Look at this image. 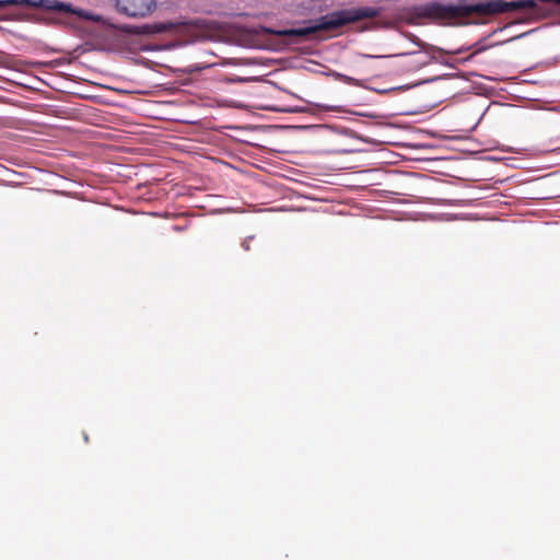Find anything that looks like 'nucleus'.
<instances>
[{
    "mask_svg": "<svg viewBox=\"0 0 560 560\" xmlns=\"http://www.w3.org/2000/svg\"><path fill=\"white\" fill-rule=\"evenodd\" d=\"M14 5L42 9L45 11H51L63 15H77L78 18L85 21H100V16L95 15L93 12L75 8L70 3L59 0H0V9Z\"/></svg>",
    "mask_w": 560,
    "mask_h": 560,
    "instance_id": "nucleus-3",
    "label": "nucleus"
},
{
    "mask_svg": "<svg viewBox=\"0 0 560 560\" xmlns=\"http://www.w3.org/2000/svg\"><path fill=\"white\" fill-rule=\"evenodd\" d=\"M380 10L374 7L343 9L323 15L314 22L310 21L311 25L285 28L273 33L287 37H308L319 31L337 30L349 23L376 18Z\"/></svg>",
    "mask_w": 560,
    "mask_h": 560,
    "instance_id": "nucleus-2",
    "label": "nucleus"
},
{
    "mask_svg": "<svg viewBox=\"0 0 560 560\" xmlns=\"http://www.w3.org/2000/svg\"><path fill=\"white\" fill-rule=\"evenodd\" d=\"M334 77L347 84L355 85V86H363V82L359 79H355V78H352V77H349V75H346V74H342L339 72H335Z\"/></svg>",
    "mask_w": 560,
    "mask_h": 560,
    "instance_id": "nucleus-6",
    "label": "nucleus"
},
{
    "mask_svg": "<svg viewBox=\"0 0 560 560\" xmlns=\"http://www.w3.org/2000/svg\"><path fill=\"white\" fill-rule=\"evenodd\" d=\"M487 48H488V46H480V47H478V48H477V50L475 51V54H478V52L485 51Z\"/></svg>",
    "mask_w": 560,
    "mask_h": 560,
    "instance_id": "nucleus-8",
    "label": "nucleus"
},
{
    "mask_svg": "<svg viewBox=\"0 0 560 560\" xmlns=\"http://www.w3.org/2000/svg\"><path fill=\"white\" fill-rule=\"evenodd\" d=\"M115 7L120 14L142 19L155 11L156 0H115Z\"/></svg>",
    "mask_w": 560,
    "mask_h": 560,
    "instance_id": "nucleus-4",
    "label": "nucleus"
},
{
    "mask_svg": "<svg viewBox=\"0 0 560 560\" xmlns=\"http://www.w3.org/2000/svg\"><path fill=\"white\" fill-rule=\"evenodd\" d=\"M254 240V236H247L243 243H242V247L245 252H248L250 249V246H249V243L250 241Z\"/></svg>",
    "mask_w": 560,
    "mask_h": 560,
    "instance_id": "nucleus-7",
    "label": "nucleus"
},
{
    "mask_svg": "<svg viewBox=\"0 0 560 560\" xmlns=\"http://www.w3.org/2000/svg\"><path fill=\"white\" fill-rule=\"evenodd\" d=\"M175 24L172 22H153L143 25L131 26L129 32L136 35H158L172 31Z\"/></svg>",
    "mask_w": 560,
    "mask_h": 560,
    "instance_id": "nucleus-5",
    "label": "nucleus"
},
{
    "mask_svg": "<svg viewBox=\"0 0 560 560\" xmlns=\"http://www.w3.org/2000/svg\"><path fill=\"white\" fill-rule=\"evenodd\" d=\"M498 30L493 31L489 36L497 34Z\"/></svg>",
    "mask_w": 560,
    "mask_h": 560,
    "instance_id": "nucleus-10",
    "label": "nucleus"
},
{
    "mask_svg": "<svg viewBox=\"0 0 560 560\" xmlns=\"http://www.w3.org/2000/svg\"><path fill=\"white\" fill-rule=\"evenodd\" d=\"M539 0H459L455 4H442L438 1H430L423 4L413 5L411 13L416 18L432 20H463L462 24H480L481 21L468 20L470 16L489 18L498 14L513 12L521 9H535ZM540 2H552L560 4V0H540Z\"/></svg>",
    "mask_w": 560,
    "mask_h": 560,
    "instance_id": "nucleus-1",
    "label": "nucleus"
},
{
    "mask_svg": "<svg viewBox=\"0 0 560 560\" xmlns=\"http://www.w3.org/2000/svg\"><path fill=\"white\" fill-rule=\"evenodd\" d=\"M364 57H366V58H375V56H372V55H364Z\"/></svg>",
    "mask_w": 560,
    "mask_h": 560,
    "instance_id": "nucleus-9",
    "label": "nucleus"
}]
</instances>
